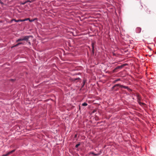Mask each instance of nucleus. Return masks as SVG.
I'll return each instance as SVG.
<instances>
[{"mask_svg": "<svg viewBox=\"0 0 156 156\" xmlns=\"http://www.w3.org/2000/svg\"><path fill=\"white\" fill-rule=\"evenodd\" d=\"M121 87V88H124L126 89L129 92L131 91H132V90L131 89H130V88H129L128 87L124 86L121 85H120V84H116L115 85H114L113 87V88H114V87Z\"/></svg>", "mask_w": 156, "mask_h": 156, "instance_id": "nucleus-1", "label": "nucleus"}, {"mask_svg": "<svg viewBox=\"0 0 156 156\" xmlns=\"http://www.w3.org/2000/svg\"><path fill=\"white\" fill-rule=\"evenodd\" d=\"M127 65L126 64H124L121 65L120 66H118L116 68H115L113 70V72L115 73L116 72V70L118 69H121L125 66H126Z\"/></svg>", "mask_w": 156, "mask_h": 156, "instance_id": "nucleus-2", "label": "nucleus"}, {"mask_svg": "<svg viewBox=\"0 0 156 156\" xmlns=\"http://www.w3.org/2000/svg\"><path fill=\"white\" fill-rule=\"evenodd\" d=\"M31 37V36H24L23 37V41H25L27 42H28L29 39Z\"/></svg>", "mask_w": 156, "mask_h": 156, "instance_id": "nucleus-3", "label": "nucleus"}, {"mask_svg": "<svg viewBox=\"0 0 156 156\" xmlns=\"http://www.w3.org/2000/svg\"><path fill=\"white\" fill-rule=\"evenodd\" d=\"M26 20H16L15 19H12L11 20V23H12V22L13 21H14L15 22H23V21H26Z\"/></svg>", "mask_w": 156, "mask_h": 156, "instance_id": "nucleus-4", "label": "nucleus"}, {"mask_svg": "<svg viewBox=\"0 0 156 156\" xmlns=\"http://www.w3.org/2000/svg\"><path fill=\"white\" fill-rule=\"evenodd\" d=\"M15 149L8 152L7 154H3L2 155V156H7L9 155L10 154L12 153L15 151Z\"/></svg>", "mask_w": 156, "mask_h": 156, "instance_id": "nucleus-5", "label": "nucleus"}, {"mask_svg": "<svg viewBox=\"0 0 156 156\" xmlns=\"http://www.w3.org/2000/svg\"><path fill=\"white\" fill-rule=\"evenodd\" d=\"M94 43H92V53L93 54L94 53Z\"/></svg>", "mask_w": 156, "mask_h": 156, "instance_id": "nucleus-6", "label": "nucleus"}, {"mask_svg": "<svg viewBox=\"0 0 156 156\" xmlns=\"http://www.w3.org/2000/svg\"><path fill=\"white\" fill-rule=\"evenodd\" d=\"M137 99L138 102H139V101H140L141 100V97L139 95H137Z\"/></svg>", "mask_w": 156, "mask_h": 156, "instance_id": "nucleus-7", "label": "nucleus"}, {"mask_svg": "<svg viewBox=\"0 0 156 156\" xmlns=\"http://www.w3.org/2000/svg\"><path fill=\"white\" fill-rule=\"evenodd\" d=\"M22 44H23V43H22V42L19 43L17 44L16 45H15L13 47H17V46L20 45Z\"/></svg>", "mask_w": 156, "mask_h": 156, "instance_id": "nucleus-8", "label": "nucleus"}, {"mask_svg": "<svg viewBox=\"0 0 156 156\" xmlns=\"http://www.w3.org/2000/svg\"><path fill=\"white\" fill-rule=\"evenodd\" d=\"M80 80L81 79H80V78H76L73 79H72V80H73V81H75L76 80Z\"/></svg>", "mask_w": 156, "mask_h": 156, "instance_id": "nucleus-9", "label": "nucleus"}, {"mask_svg": "<svg viewBox=\"0 0 156 156\" xmlns=\"http://www.w3.org/2000/svg\"><path fill=\"white\" fill-rule=\"evenodd\" d=\"M23 41V38H19L16 41V42H18L19 41Z\"/></svg>", "mask_w": 156, "mask_h": 156, "instance_id": "nucleus-10", "label": "nucleus"}, {"mask_svg": "<svg viewBox=\"0 0 156 156\" xmlns=\"http://www.w3.org/2000/svg\"><path fill=\"white\" fill-rule=\"evenodd\" d=\"M136 30L137 31H138V33H140V32L141 29L140 27H137L136 28Z\"/></svg>", "mask_w": 156, "mask_h": 156, "instance_id": "nucleus-11", "label": "nucleus"}, {"mask_svg": "<svg viewBox=\"0 0 156 156\" xmlns=\"http://www.w3.org/2000/svg\"><path fill=\"white\" fill-rule=\"evenodd\" d=\"M86 82V80H84L83 81V84L82 85V87L83 88V87L84 86V85L85 84V83Z\"/></svg>", "mask_w": 156, "mask_h": 156, "instance_id": "nucleus-12", "label": "nucleus"}, {"mask_svg": "<svg viewBox=\"0 0 156 156\" xmlns=\"http://www.w3.org/2000/svg\"><path fill=\"white\" fill-rule=\"evenodd\" d=\"M91 154H93V155L94 156H97V155H98L99 154H95L94 153V152H91Z\"/></svg>", "mask_w": 156, "mask_h": 156, "instance_id": "nucleus-13", "label": "nucleus"}, {"mask_svg": "<svg viewBox=\"0 0 156 156\" xmlns=\"http://www.w3.org/2000/svg\"><path fill=\"white\" fill-rule=\"evenodd\" d=\"M28 2H31V1H30V0H27V1L23 3L22 4L23 5H24L25 4L27 3Z\"/></svg>", "mask_w": 156, "mask_h": 156, "instance_id": "nucleus-14", "label": "nucleus"}, {"mask_svg": "<svg viewBox=\"0 0 156 156\" xmlns=\"http://www.w3.org/2000/svg\"><path fill=\"white\" fill-rule=\"evenodd\" d=\"M87 105V103H84L82 104V105L83 106H86Z\"/></svg>", "mask_w": 156, "mask_h": 156, "instance_id": "nucleus-15", "label": "nucleus"}, {"mask_svg": "<svg viewBox=\"0 0 156 156\" xmlns=\"http://www.w3.org/2000/svg\"><path fill=\"white\" fill-rule=\"evenodd\" d=\"M138 103H139V104L140 105H145V104L144 103L141 102H140V101H139V102Z\"/></svg>", "mask_w": 156, "mask_h": 156, "instance_id": "nucleus-16", "label": "nucleus"}, {"mask_svg": "<svg viewBox=\"0 0 156 156\" xmlns=\"http://www.w3.org/2000/svg\"><path fill=\"white\" fill-rule=\"evenodd\" d=\"M80 145V144H77L76 145L75 147L76 148H77Z\"/></svg>", "mask_w": 156, "mask_h": 156, "instance_id": "nucleus-17", "label": "nucleus"}, {"mask_svg": "<svg viewBox=\"0 0 156 156\" xmlns=\"http://www.w3.org/2000/svg\"><path fill=\"white\" fill-rule=\"evenodd\" d=\"M0 3L2 4H3V2L1 1V0H0Z\"/></svg>", "mask_w": 156, "mask_h": 156, "instance_id": "nucleus-18", "label": "nucleus"}, {"mask_svg": "<svg viewBox=\"0 0 156 156\" xmlns=\"http://www.w3.org/2000/svg\"><path fill=\"white\" fill-rule=\"evenodd\" d=\"M28 42V43L30 45H31V43H30V42H29H29Z\"/></svg>", "mask_w": 156, "mask_h": 156, "instance_id": "nucleus-19", "label": "nucleus"}, {"mask_svg": "<svg viewBox=\"0 0 156 156\" xmlns=\"http://www.w3.org/2000/svg\"><path fill=\"white\" fill-rule=\"evenodd\" d=\"M25 20H30L29 18L26 19H25Z\"/></svg>", "mask_w": 156, "mask_h": 156, "instance_id": "nucleus-20", "label": "nucleus"}, {"mask_svg": "<svg viewBox=\"0 0 156 156\" xmlns=\"http://www.w3.org/2000/svg\"><path fill=\"white\" fill-rule=\"evenodd\" d=\"M29 21H30V22H32V21H33V20H29Z\"/></svg>", "mask_w": 156, "mask_h": 156, "instance_id": "nucleus-21", "label": "nucleus"}, {"mask_svg": "<svg viewBox=\"0 0 156 156\" xmlns=\"http://www.w3.org/2000/svg\"><path fill=\"white\" fill-rule=\"evenodd\" d=\"M77 136V135H75V137H76Z\"/></svg>", "mask_w": 156, "mask_h": 156, "instance_id": "nucleus-22", "label": "nucleus"}, {"mask_svg": "<svg viewBox=\"0 0 156 156\" xmlns=\"http://www.w3.org/2000/svg\"><path fill=\"white\" fill-rule=\"evenodd\" d=\"M119 80H119H116V81H118Z\"/></svg>", "mask_w": 156, "mask_h": 156, "instance_id": "nucleus-23", "label": "nucleus"}]
</instances>
